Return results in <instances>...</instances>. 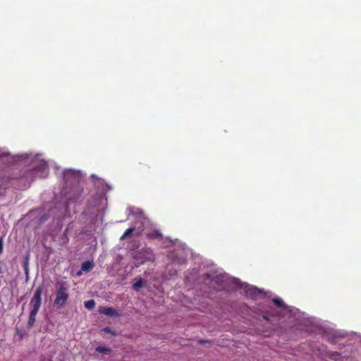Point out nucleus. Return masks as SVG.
<instances>
[{"mask_svg":"<svg viewBox=\"0 0 361 361\" xmlns=\"http://www.w3.org/2000/svg\"><path fill=\"white\" fill-rule=\"evenodd\" d=\"M95 350L100 353L108 354L111 352V349L106 347L98 346L95 348Z\"/></svg>","mask_w":361,"mask_h":361,"instance_id":"9b49d317","label":"nucleus"},{"mask_svg":"<svg viewBox=\"0 0 361 361\" xmlns=\"http://www.w3.org/2000/svg\"><path fill=\"white\" fill-rule=\"evenodd\" d=\"M40 177H46L48 173L47 165L44 161H39V166L35 169Z\"/></svg>","mask_w":361,"mask_h":361,"instance_id":"423d86ee","label":"nucleus"},{"mask_svg":"<svg viewBox=\"0 0 361 361\" xmlns=\"http://www.w3.org/2000/svg\"><path fill=\"white\" fill-rule=\"evenodd\" d=\"M240 288L244 289L245 293L247 297L255 298L257 295L261 293V291L256 287L250 286L248 284H243L240 286Z\"/></svg>","mask_w":361,"mask_h":361,"instance_id":"39448f33","label":"nucleus"},{"mask_svg":"<svg viewBox=\"0 0 361 361\" xmlns=\"http://www.w3.org/2000/svg\"><path fill=\"white\" fill-rule=\"evenodd\" d=\"M68 286L64 283H61L57 288L54 305L58 307H62L68 298Z\"/></svg>","mask_w":361,"mask_h":361,"instance_id":"f257e3e1","label":"nucleus"},{"mask_svg":"<svg viewBox=\"0 0 361 361\" xmlns=\"http://www.w3.org/2000/svg\"><path fill=\"white\" fill-rule=\"evenodd\" d=\"M235 283L238 286L239 285V281H238L237 279L235 280Z\"/></svg>","mask_w":361,"mask_h":361,"instance_id":"dca6fc26","label":"nucleus"},{"mask_svg":"<svg viewBox=\"0 0 361 361\" xmlns=\"http://www.w3.org/2000/svg\"><path fill=\"white\" fill-rule=\"evenodd\" d=\"M80 171L73 169H67L63 172V179L66 183H76L82 178Z\"/></svg>","mask_w":361,"mask_h":361,"instance_id":"20e7f679","label":"nucleus"},{"mask_svg":"<svg viewBox=\"0 0 361 361\" xmlns=\"http://www.w3.org/2000/svg\"><path fill=\"white\" fill-rule=\"evenodd\" d=\"M37 313H34L33 312H30V318L28 321L29 326H32L35 322V317Z\"/></svg>","mask_w":361,"mask_h":361,"instance_id":"4468645a","label":"nucleus"},{"mask_svg":"<svg viewBox=\"0 0 361 361\" xmlns=\"http://www.w3.org/2000/svg\"><path fill=\"white\" fill-rule=\"evenodd\" d=\"M144 284H145V281H143L142 279L140 278V279H136V281L133 284V287L135 290H137L140 288H142L144 286Z\"/></svg>","mask_w":361,"mask_h":361,"instance_id":"9d476101","label":"nucleus"},{"mask_svg":"<svg viewBox=\"0 0 361 361\" xmlns=\"http://www.w3.org/2000/svg\"><path fill=\"white\" fill-rule=\"evenodd\" d=\"M93 268L92 262L90 261L85 262L82 264L81 270L78 273V275H80L82 271H89Z\"/></svg>","mask_w":361,"mask_h":361,"instance_id":"6e6552de","label":"nucleus"},{"mask_svg":"<svg viewBox=\"0 0 361 361\" xmlns=\"http://www.w3.org/2000/svg\"><path fill=\"white\" fill-rule=\"evenodd\" d=\"M99 312L109 317L118 316L117 311L112 307H101L99 309Z\"/></svg>","mask_w":361,"mask_h":361,"instance_id":"0eeeda50","label":"nucleus"},{"mask_svg":"<svg viewBox=\"0 0 361 361\" xmlns=\"http://www.w3.org/2000/svg\"><path fill=\"white\" fill-rule=\"evenodd\" d=\"M104 331L105 332H108V333H110V332H111V329H110V328H109V327H106V328L104 329Z\"/></svg>","mask_w":361,"mask_h":361,"instance_id":"2eb2a0df","label":"nucleus"},{"mask_svg":"<svg viewBox=\"0 0 361 361\" xmlns=\"http://www.w3.org/2000/svg\"><path fill=\"white\" fill-rule=\"evenodd\" d=\"M84 305L87 309L91 310L95 306V302L94 300H89L85 302Z\"/></svg>","mask_w":361,"mask_h":361,"instance_id":"f8f14e48","label":"nucleus"},{"mask_svg":"<svg viewBox=\"0 0 361 361\" xmlns=\"http://www.w3.org/2000/svg\"><path fill=\"white\" fill-rule=\"evenodd\" d=\"M42 292V287H38L35 290L33 297L31 299L30 303V305L31 306L30 312H33L34 313L38 312L39 307L41 306V304H42V298H41Z\"/></svg>","mask_w":361,"mask_h":361,"instance_id":"7ed1b4c3","label":"nucleus"},{"mask_svg":"<svg viewBox=\"0 0 361 361\" xmlns=\"http://www.w3.org/2000/svg\"><path fill=\"white\" fill-rule=\"evenodd\" d=\"M273 302H274L275 305H276L278 307H283L284 310H288L289 312L291 311L290 310V307H288L286 306L283 300L280 298H275L273 300Z\"/></svg>","mask_w":361,"mask_h":361,"instance_id":"1a4fd4ad","label":"nucleus"},{"mask_svg":"<svg viewBox=\"0 0 361 361\" xmlns=\"http://www.w3.org/2000/svg\"><path fill=\"white\" fill-rule=\"evenodd\" d=\"M134 230H135V228H133V227L128 228L125 231V233L123 234V235L121 237V239L123 240L126 238H128V236H130V235L134 231Z\"/></svg>","mask_w":361,"mask_h":361,"instance_id":"ddd939ff","label":"nucleus"},{"mask_svg":"<svg viewBox=\"0 0 361 361\" xmlns=\"http://www.w3.org/2000/svg\"><path fill=\"white\" fill-rule=\"evenodd\" d=\"M134 259L138 265L143 264L147 261H153L154 259V256L151 249L145 248L137 252L135 255Z\"/></svg>","mask_w":361,"mask_h":361,"instance_id":"f03ea898","label":"nucleus"}]
</instances>
